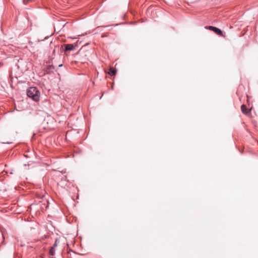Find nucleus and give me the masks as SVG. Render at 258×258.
Listing matches in <instances>:
<instances>
[{
	"instance_id": "f257e3e1",
	"label": "nucleus",
	"mask_w": 258,
	"mask_h": 258,
	"mask_svg": "<svg viewBox=\"0 0 258 258\" xmlns=\"http://www.w3.org/2000/svg\"><path fill=\"white\" fill-rule=\"evenodd\" d=\"M27 95L35 101L39 100V92L35 87H30L27 91Z\"/></svg>"
},
{
	"instance_id": "f03ea898",
	"label": "nucleus",
	"mask_w": 258,
	"mask_h": 258,
	"mask_svg": "<svg viewBox=\"0 0 258 258\" xmlns=\"http://www.w3.org/2000/svg\"><path fill=\"white\" fill-rule=\"evenodd\" d=\"M209 29L211 30H212L213 31H214L215 33L218 35H221L222 34V31L217 27L210 26H209Z\"/></svg>"
},
{
	"instance_id": "7ed1b4c3",
	"label": "nucleus",
	"mask_w": 258,
	"mask_h": 258,
	"mask_svg": "<svg viewBox=\"0 0 258 258\" xmlns=\"http://www.w3.org/2000/svg\"><path fill=\"white\" fill-rule=\"evenodd\" d=\"M75 49V46L72 44H67L65 45L66 50H73Z\"/></svg>"
},
{
	"instance_id": "20e7f679",
	"label": "nucleus",
	"mask_w": 258,
	"mask_h": 258,
	"mask_svg": "<svg viewBox=\"0 0 258 258\" xmlns=\"http://www.w3.org/2000/svg\"><path fill=\"white\" fill-rule=\"evenodd\" d=\"M241 111L242 112L245 114H247L249 111H248V109L246 108V107L245 105H242L241 106Z\"/></svg>"
},
{
	"instance_id": "39448f33",
	"label": "nucleus",
	"mask_w": 258,
	"mask_h": 258,
	"mask_svg": "<svg viewBox=\"0 0 258 258\" xmlns=\"http://www.w3.org/2000/svg\"><path fill=\"white\" fill-rule=\"evenodd\" d=\"M116 71L114 70L113 68H110L108 72V74L110 75L113 76L116 74Z\"/></svg>"
},
{
	"instance_id": "423d86ee",
	"label": "nucleus",
	"mask_w": 258,
	"mask_h": 258,
	"mask_svg": "<svg viewBox=\"0 0 258 258\" xmlns=\"http://www.w3.org/2000/svg\"><path fill=\"white\" fill-rule=\"evenodd\" d=\"M49 253L51 255H54L55 254V248L51 247L50 249Z\"/></svg>"
},
{
	"instance_id": "0eeeda50",
	"label": "nucleus",
	"mask_w": 258,
	"mask_h": 258,
	"mask_svg": "<svg viewBox=\"0 0 258 258\" xmlns=\"http://www.w3.org/2000/svg\"><path fill=\"white\" fill-rule=\"evenodd\" d=\"M58 239H56L54 243L51 247L55 248L57 246Z\"/></svg>"
},
{
	"instance_id": "6e6552de",
	"label": "nucleus",
	"mask_w": 258,
	"mask_h": 258,
	"mask_svg": "<svg viewBox=\"0 0 258 258\" xmlns=\"http://www.w3.org/2000/svg\"><path fill=\"white\" fill-rule=\"evenodd\" d=\"M247 101H249V99L250 97L247 95Z\"/></svg>"
}]
</instances>
